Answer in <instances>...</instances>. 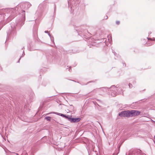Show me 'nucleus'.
<instances>
[{
    "instance_id": "nucleus-9",
    "label": "nucleus",
    "mask_w": 155,
    "mask_h": 155,
    "mask_svg": "<svg viewBox=\"0 0 155 155\" xmlns=\"http://www.w3.org/2000/svg\"><path fill=\"white\" fill-rule=\"evenodd\" d=\"M61 116H62L64 118H65V119H67L68 121H69V118H70V116H69L68 115H66L63 114H61Z\"/></svg>"
},
{
    "instance_id": "nucleus-22",
    "label": "nucleus",
    "mask_w": 155,
    "mask_h": 155,
    "mask_svg": "<svg viewBox=\"0 0 155 155\" xmlns=\"http://www.w3.org/2000/svg\"><path fill=\"white\" fill-rule=\"evenodd\" d=\"M136 82L135 80H134L132 82V83L134 84H136Z\"/></svg>"
},
{
    "instance_id": "nucleus-20",
    "label": "nucleus",
    "mask_w": 155,
    "mask_h": 155,
    "mask_svg": "<svg viewBox=\"0 0 155 155\" xmlns=\"http://www.w3.org/2000/svg\"><path fill=\"white\" fill-rule=\"evenodd\" d=\"M116 24H117V25H119L120 23V22L119 21H116Z\"/></svg>"
},
{
    "instance_id": "nucleus-10",
    "label": "nucleus",
    "mask_w": 155,
    "mask_h": 155,
    "mask_svg": "<svg viewBox=\"0 0 155 155\" xmlns=\"http://www.w3.org/2000/svg\"><path fill=\"white\" fill-rule=\"evenodd\" d=\"M37 28L36 27L34 28L33 30V32L35 36H37Z\"/></svg>"
},
{
    "instance_id": "nucleus-21",
    "label": "nucleus",
    "mask_w": 155,
    "mask_h": 155,
    "mask_svg": "<svg viewBox=\"0 0 155 155\" xmlns=\"http://www.w3.org/2000/svg\"><path fill=\"white\" fill-rule=\"evenodd\" d=\"M26 154H27V153H26V152H24V153H23L21 154V155H26Z\"/></svg>"
},
{
    "instance_id": "nucleus-12",
    "label": "nucleus",
    "mask_w": 155,
    "mask_h": 155,
    "mask_svg": "<svg viewBox=\"0 0 155 155\" xmlns=\"http://www.w3.org/2000/svg\"><path fill=\"white\" fill-rule=\"evenodd\" d=\"M48 34L50 38L51 41H52L53 43H54V38L52 36H51L49 33H48Z\"/></svg>"
},
{
    "instance_id": "nucleus-11",
    "label": "nucleus",
    "mask_w": 155,
    "mask_h": 155,
    "mask_svg": "<svg viewBox=\"0 0 155 155\" xmlns=\"http://www.w3.org/2000/svg\"><path fill=\"white\" fill-rule=\"evenodd\" d=\"M5 24V21H1L0 22V30L4 26Z\"/></svg>"
},
{
    "instance_id": "nucleus-18",
    "label": "nucleus",
    "mask_w": 155,
    "mask_h": 155,
    "mask_svg": "<svg viewBox=\"0 0 155 155\" xmlns=\"http://www.w3.org/2000/svg\"><path fill=\"white\" fill-rule=\"evenodd\" d=\"M129 86L130 88H132V84L130 83H129Z\"/></svg>"
},
{
    "instance_id": "nucleus-19",
    "label": "nucleus",
    "mask_w": 155,
    "mask_h": 155,
    "mask_svg": "<svg viewBox=\"0 0 155 155\" xmlns=\"http://www.w3.org/2000/svg\"><path fill=\"white\" fill-rule=\"evenodd\" d=\"M12 155H18V154L17 153H12Z\"/></svg>"
},
{
    "instance_id": "nucleus-30",
    "label": "nucleus",
    "mask_w": 155,
    "mask_h": 155,
    "mask_svg": "<svg viewBox=\"0 0 155 155\" xmlns=\"http://www.w3.org/2000/svg\"><path fill=\"white\" fill-rule=\"evenodd\" d=\"M105 18H105V19H107V16H106Z\"/></svg>"
},
{
    "instance_id": "nucleus-34",
    "label": "nucleus",
    "mask_w": 155,
    "mask_h": 155,
    "mask_svg": "<svg viewBox=\"0 0 155 155\" xmlns=\"http://www.w3.org/2000/svg\"><path fill=\"white\" fill-rule=\"evenodd\" d=\"M72 81H74V80H72Z\"/></svg>"
},
{
    "instance_id": "nucleus-5",
    "label": "nucleus",
    "mask_w": 155,
    "mask_h": 155,
    "mask_svg": "<svg viewBox=\"0 0 155 155\" xmlns=\"http://www.w3.org/2000/svg\"><path fill=\"white\" fill-rule=\"evenodd\" d=\"M80 2V0H69L68 1V6L71 9L73 7H74L77 4Z\"/></svg>"
},
{
    "instance_id": "nucleus-4",
    "label": "nucleus",
    "mask_w": 155,
    "mask_h": 155,
    "mask_svg": "<svg viewBox=\"0 0 155 155\" xmlns=\"http://www.w3.org/2000/svg\"><path fill=\"white\" fill-rule=\"evenodd\" d=\"M11 29H9L7 32V40L8 38L10 35L14 34L15 32V25L14 23H11Z\"/></svg>"
},
{
    "instance_id": "nucleus-28",
    "label": "nucleus",
    "mask_w": 155,
    "mask_h": 155,
    "mask_svg": "<svg viewBox=\"0 0 155 155\" xmlns=\"http://www.w3.org/2000/svg\"><path fill=\"white\" fill-rule=\"evenodd\" d=\"M93 82V81H90L88 82L87 83V84H88V83H90V82Z\"/></svg>"
},
{
    "instance_id": "nucleus-26",
    "label": "nucleus",
    "mask_w": 155,
    "mask_h": 155,
    "mask_svg": "<svg viewBox=\"0 0 155 155\" xmlns=\"http://www.w3.org/2000/svg\"><path fill=\"white\" fill-rule=\"evenodd\" d=\"M41 6H42V5L41 4H40L39 5V6L38 8H39L41 7Z\"/></svg>"
},
{
    "instance_id": "nucleus-29",
    "label": "nucleus",
    "mask_w": 155,
    "mask_h": 155,
    "mask_svg": "<svg viewBox=\"0 0 155 155\" xmlns=\"http://www.w3.org/2000/svg\"><path fill=\"white\" fill-rule=\"evenodd\" d=\"M105 18H105V19H107V16H106Z\"/></svg>"
},
{
    "instance_id": "nucleus-32",
    "label": "nucleus",
    "mask_w": 155,
    "mask_h": 155,
    "mask_svg": "<svg viewBox=\"0 0 155 155\" xmlns=\"http://www.w3.org/2000/svg\"><path fill=\"white\" fill-rule=\"evenodd\" d=\"M114 53V55H115V54H116V53Z\"/></svg>"
},
{
    "instance_id": "nucleus-2",
    "label": "nucleus",
    "mask_w": 155,
    "mask_h": 155,
    "mask_svg": "<svg viewBox=\"0 0 155 155\" xmlns=\"http://www.w3.org/2000/svg\"><path fill=\"white\" fill-rule=\"evenodd\" d=\"M115 86V85L112 86L110 88L104 87L103 88V90L104 91V90H108V91L112 96L114 97L118 94H121L123 93L122 92V90L121 88Z\"/></svg>"
},
{
    "instance_id": "nucleus-23",
    "label": "nucleus",
    "mask_w": 155,
    "mask_h": 155,
    "mask_svg": "<svg viewBox=\"0 0 155 155\" xmlns=\"http://www.w3.org/2000/svg\"><path fill=\"white\" fill-rule=\"evenodd\" d=\"M25 55V53H24V51L23 52V54H22V55L21 56V57H22L24 56Z\"/></svg>"
},
{
    "instance_id": "nucleus-24",
    "label": "nucleus",
    "mask_w": 155,
    "mask_h": 155,
    "mask_svg": "<svg viewBox=\"0 0 155 155\" xmlns=\"http://www.w3.org/2000/svg\"><path fill=\"white\" fill-rule=\"evenodd\" d=\"M27 4L29 6V7L31 5V4L29 3H28Z\"/></svg>"
},
{
    "instance_id": "nucleus-14",
    "label": "nucleus",
    "mask_w": 155,
    "mask_h": 155,
    "mask_svg": "<svg viewBox=\"0 0 155 155\" xmlns=\"http://www.w3.org/2000/svg\"><path fill=\"white\" fill-rule=\"evenodd\" d=\"M51 117H45V119L47 121H50L51 120Z\"/></svg>"
},
{
    "instance_id": "nucleus-7",
    "label": "nucleus",
    "mask_w": 155,
    "mask_h": 155,
    "mask_svg": "<svg viewBox=\"0 0 155 155\" xmlns=\"http://www.w3.org/2000/svg\"><path fill=\"white\" fill-rule=\"evenodd\" d=\"M119 116L120 117H130V110H125L121 111L119 114Z\"/></svg>"
},
{
    "instance_id": "nucleus-6",
    "label": "nucleus",
    "mask_w": 155,
    "mask_h": 155,
    "mask_svg": "<svg viewBox=\"0 0 155 155\" xmlns=\"http://www.w3.org/2000/svg\"><path fill=\"white\" fill-rule=\"evenodd\" d=\"M140 112L138 110H130V117H133L140 115Z\"/></svg>"
},
{
    "instance_id": "nucleus-16",
    "label": "nucleus",
    "mask_w": 155,
    "mask_h": 155,
    "mask_svg": "<svg viewBox=\"0 0 155 155\" xmlns=\"http://www.w3.org/2000/svg\"><path fill=\"white\" fill-rule=\"evenodd\" d=\"M70 109L72 110H73L74 109V106L72 105H70Z\"/></svg>"
},
{
    "instance_id": "nucleus-13",
    "label": "nucleus",
    "mask_w": 155,
    "mask_h": 155,
    "mask_svg": "<svg viewBox=\"0 0 155 155\" xmlns=\"http://www.w3.org/2000/svg\"><path fill=\"white\" fill-rule=\"evenodd\" d=\"M108 40L109 41V42H110L111 41H112V37L110 35H109L107 36Z\"/></svg>"
},
{
    "instance_id": "nucleus-3",
    "label": "nucleus",
    "mask_w": 155,
    "mask_h": 155,
    "mask_svg": "<svg viewBox=\"0 0 155 155\" xmlns=\"http://www.w3.org/2000/svg\"><path fill=\"white\" fill-rule=\"evenodd\" d=\"M21 17L19 19L16 21V25L17 28H20L24 24L25 19V12L24 11H22Z\"/></svg>"
},
{
    "instance_id": "nucleus-25",
    "label": "nucleus",
    "mask_w": 155,
    "mask_h": 155,
    "mask_svg": "<svg viewBox=\"0 0 155 155\" xmlns=\"http://www.w3.org/2000/svg\"><path fill=\"white\" fill-rule=\"evenodd\" d=\"M45 32L46 33H49L48 31H45Z\"/></svg>"
},
{
    "instance_id": "nucleus-27",
    "label": "nucleus",
    "mask_w": 155,
    "mask_h": 155,
    "mask_svg": "<svg viewBox=\"0 0 155 155\" xmlns=\"http://www.w3.org/2000/svg\"><path fill=\"white\" fill-rule=\"evenodd\" d=\"M71 67H69V71H70V70L71 69Z\"/></svg>"
},
{
    "instance_id": "nucleus-8",
    "label": "nucleus",
    "mask_w": 155,
    "mask_h": 155,
    "mask_svg": "<svg viewBox=\"0 0 155 155\" xmlns=\"http://www.w3.org/2000/svg\"><path fill=\"white\" fill-rule=\"evenodd\" d=\"M69 121L71 123H77L81 120V118L80 117L74 118L72 117L71 116H70V118H69Z\"/></svg>"
},
{
    "instance_id": "nucleus-33",
    "label": "nucleus",
    "mask_w": 155,
    "mask_h": 155,
    "mask_svg": "<svg viewBox=\"0 0 155 155\" xmlns=\"http://www.w3.org/2000/svg\"><path fill=\"white\" fill-rule=\"evenodd\" d=\"M55 8H54V12H55Z\"/></svg>"
},
{
    "instance_id": "nucleus-1",
    "label": "nucleus",
    "mask_w": 155,
    "mask_h": 155,
    "mask_svg": "<svg viewBox=\"0 0 155 155\" xmlns=\"http://www.w3.org/2000/svg\"><path fill=\"white\" fill-rule=\"evenodd\" d=\"M18 10V7H16L14 8H6L4 9L0 10V15H5L10 14V15H7L8 16V20H11L12 19L14 18L16 15L17 11Z\"/></svg>"
},
{
    "instance_id": "nucleus-31",
    "label": "nucleus",
    "mask_w": 155,
    "mask_h": 155,
    "mask_svg": "<svg viewBox=\"0 0 155 155\" xmlns=\"http://www.w3.org/2000/svg\"><path fill=\"white\" fill-rule=\"evenodd\" d=\"M20 59H21V57H20V58H19L18 61V63L19 62V61H20Z\"/></svg>"
},
{
    "instance_id": "nucleus-17",
    "label": "nucleus",
    "mask_w": 155,
    "mask_h": 155,
    "mask_svg": "<svg viewBox=\"0 0 155 155\" xmlns=\"http://www.w3.org/2000/svg\"><path fill=\"white\" fill-rule=\"evenodd\" d=\"M147 38L148 39V40H151V41H154V40H155H155L154 39V38Z\"/></svg>"
},
{
    "instance_id": "nucleus-15",
    "label": "nucleus",
    "mask_w": 155,
    "mask_h": 155,
    "mask_svg": "<svg viewBox=\"0 0 155 155\" xmlns=\"http://www.w3.org/2000/svg\"><path fill=\"white\" fill-rule=\"evenodd\" d=\"M52 113L53 114H55L57 115H59V116H61V114H61V113H57V112H53V113Z\"/></svg>"
}]
</instances>
